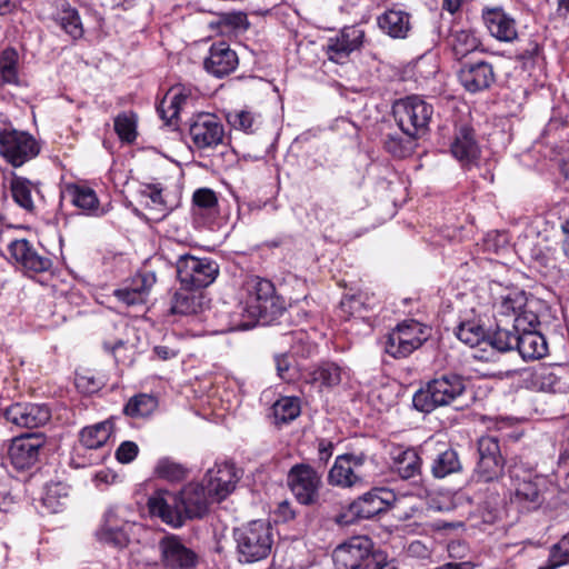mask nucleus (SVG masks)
<instances>
[{
    "instance_id": "nucleus-1",
    "label": "nucleus",
    "mask_w": 569,
    "mask_h": 569,
    "mask_svg": "<svg viewBox=\"0 0 569 569\" xmlns=\"http://www.w3.org/2000/svg\"><path fill=\"white\" fill-rule=\"evenodd\" d=\"M241 292L237 312L240 319L230 322V331L250 329L260 320L268 323L286 311V300L276 292L270 280L250 276L243 281Z\"/></svg>"
},
{
    "instance_id": "nucleus-2",
    "label": "nucleus",
    "mask_w": 569,
    "mask_h": 569,
    "mask_svg": "<svg viewBox=\"0 0 569 569\" xmlns=\"http://www.w3.org/2000/svg\"><path fill=\"white\" fill-rule=\"evenodd\" d=\"M466 383L461 376L446 373L428 381L412 398L413 407L421 412H431L438 407L448 406L462 396Z\"/></svg>"
},
{
    "instance_id": "nucleus-3",
    "label": "nucleus",
    "mask_w": 569,
    "mask_h": 569,
    "mask_svg": "<svg viewBox=\"0 0 569 569\" xmlns=\"http://www.w3.org/2000/svg\"><path fill=\"white\" fill-rule=\"evenodd\" d=\"M239 559L254 562L267 558L273 545L272 529L263 520H254L234 531Z\"/></svg>"
},
{
    "instance_id": "nucleus-4",
    "label": "nucleus",
    "mask_w": 569,
    "mask_h": 569,
    "mask_svg": "<svg viewBox=\"0 0 569 569\" xmlns=\"http://www.w3.org/2000/svg\"><path fill=\"white\" fill-rule=\"evenodd\" d=\"M433 113L430 103L418 96L407 97L393 106V116L403 136L421 138L429 129Z\"/></svg>"
},
{
    "instance_id": "nucleus-5",
    "label": "nucleus",
    "mask_w": 569,
    "mask_h": 569,
    "mask_svg": "<svg viewBox=\"0 0 569 569\" xmlns=\"http://www.w3.org/2000/svg\"><path fill=\"white\" fill-rule=\"evenodd\" d=\"M337 569L378 568L382 565V557L373 551V543L366 536L351 537L340 543L332 553Z\"/></svg>"
},
{
    "instance_id": "nucleus-6",
    "label": "nucleus",
    "mask_w": 569,
    "mask_h": 569,
    "mask_svg": "<svg viewBox=\"0 0 569 569\" xmlns=\"http://www.w3.org/2000/svg\"><path fill=\"white\" fill-rule=\"evenodd\" d=\"M429 331L427 326L416 320H406L388 333L386 352L393 358L408 357L427 341Z\"/></svg>"
},
{
    "instance_id": "nucleus-7",
    "label": "nucleus",
    "mask_w": 569,
    "mask_h": 569,
    "mask_svg": "<svg viewBox=\"0 0 569 569\" xmlns=\"http://www.w3.org/2000/svg\"><path fill=\"white\" fill-rule=\"evenodd\" d=\"M509 480L508 489L511 502L519 508L529 511L537 509L542 503L541 479L538 476L522 467L515 466L509 469Z\"/></svg>"
},
{
    "instance_id": "nucleus-8",
    "label": "nucleus",
    "mask_w": 569,
    "mask_h": 569,
    "mask_svg": "<svg viewBox=\"0 0 569 569\" xmlns=\"http://www.w3.org/2000/svg\"><path fill=\"white\" fill-rule=\"evenodd\" d=\"M218 264L208 258L182 254L177 261V274L184 289L196 290L208 287L218 276Z\"/></svg>"
},
{
    "instance_id": "nucleus-9",
    "label": "nucleus",
    "mask_w": 569,
    "mask_h": 569,
    "mask_svg": "<svg viewBox=\"0 0 569 569\" xmlns=\"http://www.w3.org/2000/svg\"><path fill=\"white\" fill-rule=\"evenodd\" d=\"M365 455L347 453L338 456L329 470L328 481L341 488L362 487L368 479Z\"/></svg>"
},
{
    "instance_id": "nucleus-10",
    "label": "nucleus",
    "mask_w": 569,
    "mask_h": 569,
    "mask_svg": "<svg viewBox=\"0 0 569 569\" xmlns=\"http://www.w3.org/2000/svg\"><path fill=\"white\" fill-rule=\"evenodd\" d=\"M287 483L299 503L310 506L319 500L321 475L311 466L306 463L292 466L288 472Z\"/></svg>"
},
{
    "instance_id": "nucleus-11",
    "label": "nucleus",
    "mask_w": 569,
    "mask_h": 569,
    "mask_svg": "<svg viewBox=\"0 0 569 569\" xmlns=\"http://www.w3.org/2000/svg\"><path fill=\"white\" fill-rule=\"evenodd\" d=\"M0 153L13 167H20L39 153V146L27 132L0 130Z\"/></svg>"
},
{
    "instance_id": "nucleus-12",
    "label": "nucleus",
    "mask_w": 569,
    "mask_h": 569,
    "mask_svg": "<svg viewBox=\"0 0 569 569\" xmlns=\"http://www.w3.org/2000/svg\"><path fill=\"white\" fill-rule=\"evenodd\" d=\"M189 134L198 149H212L223 143L224 127L217 116L199 113L190 123Z\"/></svg>"
},
{
    "instance_id": "nucleus-13",
    "label": "nucleus",
    "mask_w": 569,
    "mask_h": 569,
    "mask_svg": "<svg viewBox=\"0 0 569 569\" xmlns=\"http://www.w3.org/2000/svg\"><path fill=\"white\" fill-rule=\"evenodd\" d=\"M147 505L150 515L158 517L166 525L179 528L184 523L183 510L177 493L158 489L149 497Z\"/></svg>"
},
{
    "instance_id": "nucleus-14",
    "label": "nucleus",
    "mask_w": 569,
    "mask_h": 569,
    "mask_svg": "<svg viewBox=\"0 0 569 569\" xmlns=\"http://www.w3.org/2000/svg\"><path fill=\"white\" fill-rule=\"evenodd\" d=\"M9 253L26 273H41L52 267L51 259L41 254L27 239L11 240L8 246Z\"/></svg>"
},
{
    "instance_id": "nucleus-15",
    "label": "nucleus",
    "mask_w": 569,
    "mask_h": 569,
    "mask_svg": "<svg viewBox=\"0 0 569 569\" xmlns=\"http://www.w3.org/2000/svg\"><path fill=\"white\" fill-rule=\"evenodd\" d=\"M44 438L40 433H30L17 437L9 447V458L16 469H29L39 459L40 450L44 446Z\"/></svg>"
},
{
    "instance_id": "nucleus-16",
    "label": "nucleus",
    "mask_w": 569,
    "mask_h": 569,
    "mask_svg": "<svg viewBox=\"0 0 569 569\" xmlns=\"http://www.w3.org/2000/svg\"><path fill=\"white\" fill-rule=\"evenodd\" d=\"M161 560L167 568L190 569L196 566L198 556L193 550L184 546L182 540L174 535H168L159 541Z\"/></svg>"
},
{
    "instance_id": "nucleus-17",
    "label": "nucleus",
    "mask_w": 569,
    "mask_h": 569,
    "mask_svg": "<svg viewBox=\"0 0 569 569\" xmlns=\"http://www.w3.org/2000/svg\"><path fill=\"white\" fill-rule=\"evenodd\" d=\"M238 480L239 476L232 463L216 465L207 472L206 489L212 500L221 501L234 490Z\"/></svg>"
},
{
    "instance_id": "nucleus-18",
    "label": "nucleus",
    "mask_w": 569,
    "mask_h": 569,
    "mask_svg": "<svg viewBox=\"0 0 569 569\" xmlns=\"http://www.w3.org/2000/svg\"><path fill=\"white\" fill-rule=\"evenodd\" d=\"M4 417L20 428H39L50 420L51 411L46 405L14 403L6 409Z\"/></svg>"
},
{
    "instance_id": "nucleus-19",
    "label": "nucleus",
    "mask_w": 569,
    "mask_h": 569,
    "mask_svg": "<svg viewBox=\"0 0 569 569\" xmlns=\"http://www.w3.org/2000/svg\"><path fill=\"white\" fill-rule=\"evenodd\" d=\"M462 87L472 93L488 89L495 82L492 66L487 61L463 63L458 72Z\"/></svg>"
},
{
    "instance_id": "nucleus-20",
    "label": "nucleus",
    "mask_w": 569,
    "mask_h": 569,
    "mask_svg": "<svg viewBox=\"0 0 569 569\" xmlns=\"http://www.w3.org/2000/svg\"><path fill=\"white\" fill-rule=\"evenodd\" d=\"M363 36V31L357 27L342 29L338 36L328 40L327 56L329 60L336 63H343L351 52L361 47Z\"/></svg>"
},
{
    "instance_id": "nucleus-21",
    "label": "nucleus",
    "mask_w": 569,
    "mask_h": 569,
    "mask_svg": "<svg viewBox=\"0 0 569 569\" xmlns=\"http://www.w3.org/2000/svg\"><path fill=\"white\" fill-rule=\"evenodd\" d=\"M177 495L183 510L184 521L204 516L209 502L213 501L206 487L200 483H189Z\"/></svg>"
},
{
    "instance_id": "nucleus-22",
    "label": "nucleus",
    "mask_w": 569,
    "mask_h": 569,
    "mask_svg": "<svg viewBox=\"0 0 569 569\" xmlns=\"http://www.w3.org/2000/svg\"><path fill=\"white\" fill-rule=\"evenodd\" d=\"M194 99L196 97L190 88L181 84L174 86L168 90L161 100L158 112L167 124H171L173 120L178 119L181 110L193 106Z\"/></svg>"
},
{
    "instance_id": "nucleus-23",
    "label": "nucleus",
    "mask_w": 569,
    "mask_h": 569,
    "mask_svg": "<svg viewBox=\"0 0 569 569\" xmlns=\"http://www.w3.org/2000/svg\"><path fill=\"white\" fill-rule=\"evenodd\" d=\"M238 62L237 53L226 42H218L211 46L203 64L209 73L221 78L232 72Z\"/></svg>"
},
{
    "instance_id": "nucleus-24",
    "label": "nucleus",
    "mask_w": 569,
    "mask_h": 569,
    "mask_svg": "<svg viewBox=\"0 0 569 569\" xmlns=\"http://www.w3.org/2000/svg\"><path fill=\"white\" fill-rule=\"evenodd\" d=\"M485 23L492 37L499 41L511 42L517 39L516 20L500 8L488 9L483 12Z\"/></svg>"
},
{
    "instance_id": "nucleus-25",
    "label": "nucleus",
    "mask_w": 569,
    "mask_h": 569,
    "mask_svg": "<svg viewBox=\"0 0 569 569\" xmlns=\"http://www.w3.org/2000/svg\"><path fill=\"white\" fill-rule=\"evenodd\" d=\"M154 282L156 276L153 273H140L132 279L130 284L114 290L113 295L128 307L143 305Z\"/></svg>"
},
{
    "instance_id": "nucleus-26",
    "label": "nucleus",
    "mask_w": 569,
    "mask_h": 569,
    "mask_svg": "<svg viewBox=\"0 0 569 569\" xmlns=\"http://www.w3.org/2000/svg\"><path fill=\"white\" fill-rule=\"evenodd\" d=\"M130 522H119L113 510H109L104 516V523L99 531L101 541L112 545L117 548H124L129 543V530L132 528Z\"/></svg>"
},
{
    "instance_id": "nucleus-27",
    "label": "nucleus",
    "mask_w": 569,
    "mask_h": 569,
    "mask_svg": "<svg viewBox=\"0 0 569 569\" xmlns=\"http://www.w3.org/2000/svg\"><path fill=\"white\" fill-rule=\"evenodd\" d=\"M560 365H538L531 372L532 386L545 392H557L562 389V372Z\"/></svg>"
},
{
    "instance_id": "nucleus-28",
    "label": "nucleus",
    "mask_w": 569,
    "mask_h": 569,
    "mask_svg": "<svg viewBox=\"0 0 569 569\" xmlns=\"http://www.w3.org/2000/svg\"><path fill=\"white\" fill-rule=\"evenodd\" d=\"M495 293L493 308L500 316L515 317L519 310L527 307V296L518 288H501Z\"/></svg>"
},
{
    "instance_id": "nucleus-29",
    "label": "nucleus",
    "mask_w": 569,
    "mask_h": 569,
    "mask_svg": "<svg viewBox=\"0 0 569 569\" xmlns=\"http://www.w3.org/2000/svg\"><path fill=\"white\" fill-rule=\"evenodd\" d=\"M379 28L391 38H406L410 30V14L402 9L391 8L377 19Z\"/></svg>"
},
{
    "instance_id": "nucleus-30",
    "label": "nucleus",
    "mask_w": 569,
    "mask_h": 569,
    "mask_svg": "<svg viewBox=\"0 0 569 569\" xmlns=\"http://www.w3.org/2000/svg\"><path fill=\"white\" fill-rule=\"evenodd\" d=\"M382 490H372L359 497L350 505V512L357 519H370L388 508V501L381 496Z\"/></svg>"
},
{
    "instance_id": "nucleus-31",
    "label": "nucleus",
    "mask_w": 569,
    "mask_h": 569,
    "mask_svg": "<svg viewBox=\"0 0 569 569\" xmlns=\"http://www.w3.org/2000/svg\"><path fill=\"white\" fill-rule=\"evenodd\" d=\"M391 468L402 479H410L420 472V458L416 450L396 448L391 453Z\"/></svg>"
},
{
    "instance_id": "nucleus-32",
    "label": "nucleus",
    "mask_w": 569,
    "mask_h": 569,
    "mask_svg": "<svg viewBox=\"0 0 569 569\" xmlns=\"http://www.w3.org/2000/svg\"><path fill=\"white\" fill-rule=\"evenodd\" d=\"M517 350L525 360L542 358L547 351V341L536 330L518 333Z\"/></svg>"
},
{
    "instance_id": "nucleus-33",
    "label": "nucleus",
    "mask_w": 569,
    "mask_h": 569,
    "mask_svg": "<svg viewBox=\"0 0 569 569\" xmlns=\"http://www.w3.org/2000/svg\"><path fill=\"white\" fill-rule=\"evenodd\" d=\"M451 152L461 162L469 163L479 154V148L475 141L471 129L461 128L451 144Z\"/></svg>"
},
{
    "instance_id": "nucleus-34",
    "label": "nucleus",
    "mask_w": 569,
    "mask_h": 569,
    "mask_svg": "<svg viewBox=\"0 0 569 569\" xmlns=\"http://www.w3.org/2000/svg\"><path fill=\"white\" fill-rule=\"evenodd\" d=\"M141 199L148 212V219L152 221L162 220L169 212V207L162 197V190L156 186H146L141 190Z\"/></svg>"
},
{
    "instance_id": "nucleus-35",
    "label": "nucleus",
    "mask_w": 569,
    "mask_h": 569,
    "mask_svg": "<svg viewBox=\"0 0 569 569\" xmlns=\"http://www.w3.org/2000/svg\"><path fill=\"white\" fill-rule=\"evenodd\" d=\"M112 430L113 422L111 420L84 427L80 432V442L88 449H98L108 441Z\"/></svg>"
},
{
    "instance_id": "nucleus-36",
    "label": "nucleus",
    "mask_w": 569,
    "mask_h": 569,
    "mask_svg": "<svg viewBox=\"0 0 569 569\" xmlns=\"http://www.w3.org/2000/svg\"><path fill=\"white\" fill-rule=\"evenodd\" d=\"M67 193L76 207L86 212L98 214L99 200L96 192L91 188L86 186L71 184L67 188Z\"/></svg>"
},
{
    "instance_id": "nucleus-37",
    "label": "nucleus",
    "mask_w": 569,
    "mask_h": 569,
    "mask_svg": "<svg viewBox=\"0 0 569 569\" xmlns=\"http://www.w3.org/2000/svg\"><path fill=\"white\" fill-rule=\"evenodd\" d=\"M342 369L333 363L326 362L309 372L307 381L310 383H319L320 387H336L342 380Z\"/></svg>"
},
{
    "instance_id": "nucleus-38",
    "label": "nucleus",
    "mask_w": 569,
    "mask_h": 569,
    "mask_svg": "<svg viewBox=\"0 0 569 569\" xmlns=\"http://www.w3.org/2000/svg\"><path fill=\"white\" fill-rule=\"evenodd\" d=\"M456 336L461 342L472 348L486 340L487 331L479 320L471 319L460 322Z\"/></svg>"
},
{
    "instance_id": "nucleus-39",
    "label": "nucleus",
    "mask_w": 569,
    "mask_h": 569,
    "mask_svg": "<svg viewBox=\"0 0 569 569\" xmlns=\"http://www.w3.org/2000/svg\"><path fill=\"white\" fill-rule=\"evenodd\" d=\"M158 407L156 397L147 393H139L129 399L123 412L131 418H143L151 415Z\"/></svg>"
},
{
    "instance_id": "nucleus-40",
    "label": "nucleus",
    "mask_w": 569,
    "mask_h": 569,
    "mask_svg": "<svg viewBox=\"0 0 569 569\" xmlns=\"http://www.w3.org/2000/svg\"><path fill=\"white\" fill-rule=\"evenodd\" d=\"M431 470L436 478H445L451 473L459 472L461 470V462L458 453L452 449L439 453L433 460Z\"/></svg>"
},
{
    "instance_id": "nucleus-41",
    "label": "nucleus",
    "mask_w": 569,
    "mask_h": 569,
    "mask_svg": "<svg viewBox=\"0 0 569 569\" xmlns=\"http://www.w3.org/2000/svg\"><path fill=\"white\" fill-rule=\"evenodd\" d=\"M505 460L478 459L473 472V479L477 482H492L498 480L503 473Z\"/></svg>"
},
{
    "instance_id": "nucleus-42",
    "label": "nucleus",
    "mask_w": 569,
    "mask_h": 569,
    "mask_svg": "<svg viewBox=\"0 0 569 569\" xmlns=\"http://www.w3.org/2000/svg\"><path fill=\"white\" fill-rule=\"evenodd\" d=\"M272 412L276 423H287L300 415V402L295 397H283L274 402Z\"/></svg>"
},
{
    "instance_id": "nucleus-43",
    "label": "nucleus",
    "mask_w": 569,
    "mask_h": 569,
    "mask_svg": "<svg viewBox=\"0 0 569 569\" xmlns=\"http://www.w3.org/2000/svg\"><path fill=\"white\" fill-rule=\"evenodd\" d=\"M200 308V295L184 289L174 295L171 311L178 315H193Z\"/></svg>"
},
{
    "instance_id": "nucleus-44",
    "label": "nucleus",
    "mask_w": 569,
    "mask_h": 569,
    "mask_svg": "<svg viewBox=\"0 0 569 569\" xmlns=\"http://www.w3.org/2000/svg\"><path fill=\"white\" fill-rule=\"evenodd\" d=\"M57 22L72 39L77 40L83 36V27L80 16L76 9L63 8L57 17Z\"/></svg>"
},
{
    "instance_id": "nucleus-45",
    "label": "nucleus",
    "mask_w": 569,
    "mask_h": 569,
    "mask_svg": "<svg viewBox=\"0 0 569 569\" xmlns=\"http://www.w3.org/2000/svg\"><path fill=\"white\" fill-rule=\"evenodd\" d=\"M479 44L478 38L470 30H456L451 36V47L458 58L475 51Z\"/></svg>"
},
{
    "instance_id": "nucleus-46",
    "label": "nucleus",
    "mask_w": 569,
    "mask_h": 569,
    "mask_svg": "<svg viewBox=\"0 0 569 569\" xmlns=\"http://www.w3.org/2000/svg\"><path fill=\"white\" fill-rule=\"evenodd\" d=\"M114 131L121 141L133 142L137 138V114L132 111L118 114L114 119Z\"/></svg>"
},
{
    "instance_id": "nucleus-47",
    "label": "nucleus",
    "mask_w": 569,
    "mask_h": 569,
    "mask_svg": "<svg viewBox=\"0 0 569 569\" xmlns=\"http://www.w3.org/2000/svg\"><path fill=\"white\" fill-rule=\"evenodd\" d=\"M32 189L33 186L28 179L14 177L11 181V192L14 201L28 211H31L34 207Z\"/></svg>"
},
{
    "instance_id": "nucleus-48",
    "label": "nucleus",
    "mask_w": 569,
    "mask_h": 569,
    "mask_svg": "<svg viewBox=\"0 0 569 569\" xmlns=\"http://www.w3.org/2000/svg\"><path fill=\"white\" fill-rule=\"evenodd\" d=\"M419 138L400 137L398 134H389L385 141V147L388 152L398 158L409 156L416 148V141Z\"/></svg>"
},
{
    "instance_id": "nucleus-49",
    "label": "nucleus",
    "mask_w": 569,
    "mask_h": 569,
    "mask_svg": "<svg viewBox=\"0 0 569 569\" xmlns=\"http://www.w3.org/2000/svg\"><path fill=\"white\" fill-rule=\"evenodd\" d=\"M18 52L13 48H6L0 56V73L4 82L16 83L18 79Z\"/></svg>"
},
{
    "instance_id": "nucleus-50",
    "label": "nucleus",
    "mask_w": 569,
    "mask_h": 569,
    "mask_svg": "<svg viewBox=\"0 0 569 569\" xmlns=\"http://www.w3.org/2000/svg\"><path fill=\"white\" fill-rule=\"evenodd\" d=\"M567 562H569V533L552 546L548 563L539 569H556Z\"/></svg>"
},
{
    "instance_id": "nucleus-51",
    "label": "nucleus",
    "mask_w": 569,
    "mask_h": 569,
    "mask_svg": "<svg viewBox=\"0 0 569 569\" xmlns=\"http://www.w3.org/2000/svg\"><path fill=\"white\" fill-rule=\"evenodd\" d=\"M518 332L513 333L507 329L498 328L492 336L489 337L490 346L500 351L506 352L517 348Z\"/></svg>"
},
{
    "instance_id": "nucleus-52",
    "label": "nucleus",
    "mask_w": 569,
    "mask_h": 569,
    "mask_svg": "<svg viewBox=\"0 0 569 569\" xmlns=\"http://www.w3.org/2000/svg\"><path fill=\"white\" fill-rule=\"evenodd\" d=\"M156 473L160 478L170 481H178L184 478L186 470L181 465L177 462H173L169 459H162L157 463Z\"/></svg>"
},
{
    "instance_id": "nucleus-53",
    "label": "nucleus",
    "mask_w": 569,
    "mask_h": 569,
    "mask_svg": "<svg viewBox=\"0 0 569 569\" xmlns=\"http://www.w3.org/2000/svg\"><path fill=\"white\" fill-rule=\"evenodd\" d=\"M539 325L538 316L528 308L519 310L513 317V329L518 332L533 331Z\"/></svg>"
},
{
    "instance_id": "nucleus-54",
    "label": "nucleus",
    "mask_w": 569,
    "mask_h": 569,
    "mask_svg": "<svg viewBox=\"0 0 569 569\" xmlns=\"http://www.w3.org/2000/svg\"><path fill=\"white\" fill-rule=\"evenodd\" d=\"M479 459L505 460L496 438L486 436L478 440Z\"/></svg>"
},
{
    "instance_id": "nucleus-55",
    "label": "nucleus",
    "mask_w": 569,
    "mask_h": 569,
    "mask_svg": "<svg viewBox=\"0 0 569 569\" xmlns=\"http://www.w3.org/2000/svg\"><path fill=\"white\" fill-rule=\"evenodd\" d=\"M479 459L505 460L496 438L486 436L478 440Z\"/></svg>"
},
{
    "instance_id": "nucleus-56",
    "label": "nucleus",
    "mask_w": 569,
    "mask_h": 569,
    "mask_svg": "<svg viewBox=\"0 0 569 569\" xmlns=\"http://www.w3.org/2000/svg\"><path fill=\"white\" fill-rule=\"evenodd\" d=\"M193 204L199 209L210 210L217 206L216 193L211 189L202 188L193 193Z\"/></svg>"
},
{
    "instance_id": "nucleus-57",
    "label": "nucleus",
    "mask_w": 569,
    "mask_h": 569,
    "mask_svg": "<svg viewBox=\"0 0 569 569\" xmlns=\"http://www.w3.org/2000/svg\"><path fill=\"white\" fill-rule=\"evenodd\" d=\"M340 308L345 313L350 316L360 315L361 310L367 308V305L363 300V296L361 293L346 297L342 299L340 303Z\"/></svg>"
},
{
    "instance_id": "nucleus-58",
    "label": "nucleus",
    "mask_w": 569,
    "mask_h": 569,
    "mask_svg": "<svg viewBox=\"0 0 569 569\" xmlns=\"http://www.w3.org/2000/svg\"><path fill=\"white\" fill-rule=\"evenodd\" d=\"M228 120L234 128L243 131H251L254 123V117L248 111L229 114Z\"/></svg>"
},
{
    "instance_id": "nucleus-59",
    "label": "nucleus",
    "mask_w": 569,
    "mask_h": 569,
    "mask_svg": "<svg viewBox=\"0 0 569 569\" xmlns=\"http://www.w3.org/2000/svg\"><path fill=\"white\" fill-rule=\"evenodd\" d=\"M139 452V448L133 441H123L116 451V458L121 463L133 461Z\"/></svg>"
},
{
    "instance_id": "nucleus-60",
    "label": "nucleus",
    "mask_w": 569,
    "mask_h": 569,
    "mask_svg": "<svg viewBox=\"0 0 569 569\" xmlns=\"http://www.w3.org/2000/svg\"><path fill=\"white\" fill-rule=\"evenodd\" d=\"M276 365H277L278 376L284 381H290L292 379V375H290L291 363L288 360V358L283 355L277 356Z\"/></svg>"
},
{
    "instance_id": "nucleus-61",
    "label": "nucleus",
    "mask_w": 569,
    "mask_h": 569,
    "mask_svg": "<svg viewBox=\"0 0 569 569\" xmlns=\"http://www.w3.org/2000/svg\"><path fill=\"white\" fill-rule=\"evenodd\" d=\"M408 553L419 559H426L430 556L428 547L419 540H415L408 546Z\"/></svg>"
},
{
    "instance_id": "nucleus-62",
    "label": "nucleus",
    "mask_w": 569,
    "mask_h": 569,
    "mask_svg": "<svg viewBox=\"0 0 569 569\" xmlns=\"http://www.w3.org/2000/svg\"><path fill=\"white\" fill-rule=\"evenodd\" d=\"M333 445L331 441L326 439H320L318 441V456L319 460L322 462H327L329 458L332 456Z\"/></svg>"
},
{
    "instance_id": "nucleus-63",
    "label": "nucleus",
    "mask_w": 569,
    "mask_h": 569,
    "mask_svg": "<svg viewBox=\"0 0 569 569\" xmlns=\"http://www.w3.org/2000/svg\"><path fill=\"white\" fill-rule=\"evenodd\" d=\"M539 51V46L536 42H528V46L517 54L519 60H530L532 59Z\"/></svg>"
},
{
    "instance_id": "nucleus-64",
    "label": "nucleus",
    "mask_w": 569,
    "mask_h": 569,
    "mask_svg": "<svg viewBox=\"0 0 569 569\" xmlns=\"http://www.w3.org/2000/svg\"><path fill=\"white\" fill-rule=\"evenodd\" d=\"M278 513L282 520L288 521L295 518L296 513L288 501H282L278 506Z\"/></svg>"
}]
</instances>
